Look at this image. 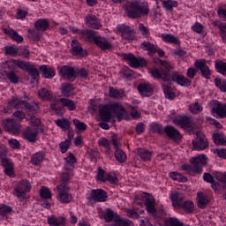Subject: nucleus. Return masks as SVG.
I'll return each instance as SVG.
<instances>
[{
  "label": "nucleus",
  "mask_w": 226,
  "mask_h": 226,
  "mask_svg": "<svg viewBox=\"0 0 226 226\" xmlns=\"http://www.w3.org/2000/svg\"><path fill=\"white\" fill-rule=\"evenodd\" d=\"M20 107H24L27 117V121L33 124V126H40L41 124V121L34 116L36 112H38V104L36 102L29 103L26 101H22L19 98H13L12 100L9 101V109H19Z\"/></svg>",
  "instance_id": "nucleus-1"
},
{
  "label": "nucleus",
  "mask_w": 226,
  "mask_h": 226,
  "mask_svg": "<svg viewBox=\"0 0 226 226\" xmlns=\"http://www.w3.org/2000/svg\"><path fill=\"white\" fill-rule=\"evenodd\" d=\"M99 113L102 121H104V123H109L112 119V114H116L118 121H123V119H128L129 117L126 109L119 103L102 106L99 109Z\"/></svg>",
  "instance_id": "nucleus-2"
},
{
  "label": "nucleus",
  "mask_w": 226,
  "mask_h": 226,
  "mask_svg": "<svg viewBox=\"0 0 226 226\" xmlns=\"http://www.w3.org/2000/svg\"><path fill=\"white\" fill-rule=\"evenodd\" d=\"M125 11L129 19H139L142 17V15L149 14V9L139 1L127 3Z\"/></svg>",
  "instance_id": "nucleus-3"
},
{
  "label": "nucleus",
  "mask_w": 226,
  "mask_h": 226,
  "mask_svg": "<svg viewBox=\"0 0 226 226\" xmlns=\"http://www.w3.org/2000/svg\"><path fill=\"white\" fill-rule=\"evenodd\" d=\"M87 40L88 41H94L102 50H110L112 49V44L107 39L97 35L95 31L90 30V33L87 34Z\"/></svg>",
  "instance_id": "nucleus-4"
},
{
  "label": "nucleus",
  "mask_w": 226,
  "mask_h": 226,
  "mask_svg": "<svg viewBox=\"0 0 226 226\" xmlns=\"http://www.w3.org/2000/svg\"><path fill=\"white\" fill-rule=\"evenodd\" d=\"M181 169L184 170V172H187V174H190L191 176L199 174V155L189 159V164H182Z\"/></svg>",
  "instance_id": "nucleus-5"
},
{
  "label": "nucleus",
  "mask_w": 226,
  "mask_h": 226,
  "mask_svg": "<svg viewBox=\"0 0 226 226\" xmlns=\"http://www.w3.org/2000/svg\"><path fill=\"white\" fill-rule=\"evenodd\" d=\"M150 73L154 79H158L163 80L164 84L170 82V73H172V69H165V67L152 69Z\"/></svg>",
  "instance_id": "nucleus-6"
},
{
  "label": "nucleus",
  "mask_w": 226,
  "mask_h": 226,
  "mask_svg": "<svg viewBox=\"0 0 226 226\" xmlns=\"http://www.w3.org/2000/svg\"><path fill=\"white\" fill-rule=\"evenodd\" d=\"M58 196L57 199L62 204H70V201L73 199L71 193H69L68 185L66 184H60L57 185Z\"/></svg>",
  "instance_id": "nucleus-7"
},
{
  "label": "nucleus",
  "mask_w": 226,
  "mask_h": 226,
  "mask_svg": "<svg viewBox=\"0 0 226 226\" xmlns=\"http://www.w3.org/2000/svg\"><path fill=\"white\" fill-rule=\"evenodd\" d=\"M121 34L122 40L125 41H133L135 40V30L126 25H118L117 27Z\"/></svg>",
  "instance_id": "nucleus-8"
},
{
  "label": "nucleus",
  "mask_w": 226,
  "mask_h": 226,
  "mask_svg": "<svg viewBox=\"0 0 226 226\" xmlns=\"http://www.w3.org/2000/svg\"><path fill=\"white\" fill-rule=\"evenodd\" d=\"M211 113L216 114L217 117L223 119L226 117V104H223L216 100L210 102Z\"/></svg>",
  "instance_id": "nucleus-9"
},
{
  "label": "nucleus",
  "mask_w": 226,
  "mask_h": 226,
  "mask_svg": "<svg viewBox=\"0 0 226 226\" xmlns=\"http://www.w3.org/2000/svg\"><path fill=\"white\" fill-rule=\"evenodd\" d=\"M59 73H61L63 79H67L70 82H73L77 79V72L73 67L68 65L62 66Z\"/></svg>",
  "instance_id": "nucleus-10"
},
{
  "label": "nucleus",
  "mask_w": 226,
  "mask_h": 226,
  "mask_svg": "<svg viewBox=\"0 0 226 226\" xmlns=\"http://www.w3.org/2000/svg\"><path fill=\"white\" fill-rule=\"evenodd\" d=\"M22 139L24 140H27L32 144H34L36 140H38V131L36 129H33L31 127H26L21 133Z\"/></svg>",
  "instance_id": "nucleus-11"
},
{
  "label": "nucleus",
  "mask_w": 226,
  "mask_h": 226,
  "mask_svg": "<svg viewBox=\"0 0 226 226\" xmlns=\"http://www.w3.org/2000/svg\"><path fill=\"white\" fill-rule=\"evenodd\" d=\"M30 191L31 184H29V182H27L26 180H22L18 184L17 187L14 189V194L16 195V197H24V193Z\"/></svg>",
  "instance_id": "nucleus-12"
},
{
  "label": "nucleus",
  "mask_w": 226,
  "mask_h": 226,
  "mask_svg": "<svg viewBox=\"0 0 226 226\" xmlns=\"http://www.w3.org/2000/svg\"><path fill=\"white\" fill-rule=\"evenodd\" d=\"M170 82H177L179 86H190L192 83L190 79L185 78L183 75H179L177 72H174L172 69L170 72Z\"/></svg>",
  "instance_id": "nucleus-13"
},
{
  "label": "nucleus",
  "mask_w": 226,
  "mask_h": 226,
  "mask_svg": "<svg viewBox=\"0 0 226 226\" xmlns=\"http://www.w3.org/2000/svg\"><path fill=\"white\" fill-rule=\"evenodd\" d=\"M141 49L149 52V56L158 53L159 57L165 56V51L162 49H157L151 42L144 41L141 43Z\"/></svg>",
  "instance_id": "nucleus-14"
},
{
  "label": "nucleus",
  "mask_w": 226,
  "mask_h": 226,
  "mask_svg": "<svg viewBox=\"0 0 226 226\" xmlns=\"http://www.w3.org/2000/svg\"><path fill=\"white\" fill-rule=\"evenodd\" d=\"M91 199L96 202H107V192L103 189L92 190L90 193Z\"/></svg>",
  "instance_id": "nucleus-15"
},
{
  "label": "nucleus",
  "mask_w": 226,
  "mask_h": 226,
  "mask_svg": "<svg viewBox=\"0 0 226 226\" xmlns=\"http://www.w3.org/2000/svg\"><path fill=\"white\" fill-rule=\"evenodd\" d=\"M71 52L72 56H79V57H86L87 56V52L82 49V46H80L77 40L72 41Z\"/></svg>",
  "instance_id": "nucleus-16"
},
{
  "label": "nucleus",
  "mask_w": 226,
  "mask_h": 226,
  "mask_svg": "<svg viewBox=\"0 0 226 226\" xmlns=\"http://www.w3.org/2000/svg\"><path fill=\"white\" fill-rule=\"evenodd\" d=\"M207 60L206 59H200L199 60V70L201 73V77L203 79H207L208 80L211 79V69H209V66L206 64Z\"/></svg>",
  "instance_id": "nucleus-17"
},
{
  "label": "nucleus",
  "mask_w": 226,
  "mask_h": 226,
  "mask_svg": "<svg viewBox=\"0 0 226 226\" xmlns=\"http://www.w3.org/2000/svg\"><path fill=\"white\" fill-rule=\"evenodd\" d=\"M4 126L5 128V131L9 133L15 134L20 132V125L13 120L6 119L4 123Z\"/></svg>",
  "instance_id": "nucleus-18"
},
{
  "label": "nucleus",
  "mask_w": 226,
  "mask_h": 226,
  "mask_svg": "<svg viewBox=\"0 0 226 226\" xmlns=\"http://www.w3.org/2000/svg\"><path fill=\"white\" fill-rule=\"evenodd\" d=\"M172 206L176 209H181V205L186 200L185 194L181 192H174L171 194Z\"/></svg>",
  "instance_id": "nucleus-19"
},
{
  "label": "nucleus",
  "mask_w": 226,
  "mask_h": 226,
  "mask_svg": "<svg viewBox=\"0 0 226 226\" xmlns=\"http://www.w3.org/2000/svg\"><path fill=\"white\" fill-rule=\"evenodd\" d=\"M85 20L88 27L92 29H100L102 27V23L95 15H87Z\"/></svg>",
  "instance_id": "nucleus-20"
},
{
  "label": "nucleus",
  "mask_w": 226,
  "mask_h": 226,
  "mask_svg": "<svg viewBox=\"0 0 226 226\" xmlns=\"http://www.w3.org/2000/svg\"><path fill=\"white\" fill-rule=\"evenodd\" d=\"M48 224L49 226H64L66 225V218L63 216L56 217V215H50L48 217Z\"/></svg>",
  "instance_id": "nucleus-21"
},
{
  "label": "nucleus",
  "mask_w": 226,
  "mask_h": 226,
  "mask_svg": "<svg viewBox=\"0 0 226 226\" xmlns=\"http://www.w3.org/2000/svg\"><path fill=\"white\" fill-rule=\"evenodd\" d=\"M138 91L141 96H151L153 94V86L149 83H141L138 86Z\"/></svg>",
  "instance_id": "nucleus-22"
},
{
  "label": "nucleus",
  "mask_w": 226,
  "mask_h": 226,
  "mask_svg": "<svg viewBox=\"0 0 226 226\" xmlns=\"http://www.w3.org/2000/svg\"><path fill=\"white\" fill-rule=\"evenodd\" d=\"M164 133L173 140H181V133L173 126L168 125L164 128Z\"/></svg>",
  "instance_id": "nucleus-23"
},
{
  "label": "nucleus",
  "mask_w": 226,
  "mask_h": 226,
  "mask_svg": "<svg viewBox=\"0 0 226 226\" xmlns=\"http://www.w3.org/2000/svg\"><path fill=\"white\" fill-rule=\"evenodd\" d=\"M162 91L167 100H174L176 98V93L172 92V83L170 81L162 84Z\"/></svg>",
  "instance_id": "nucleus-24"
},
{
  "label": "nucleus",
  "mask_w": 226,
  "mask_h": 226,
  "mask_svg": "<svg viewBox=\"0 0 226 226\" xmlns=\"http://www.w3.org/2000/svg\"><path fill=\"white\" fill-rule=\"evenodd\" d=\"M137 154L142 162H151V158H153V152L147 148H138Z\"/></svg>",
  "instance_id": "nucleus-25"
},
{
  "label": "nucleus",
  "mask_w": 226,
  "mask_h": 226,
  "mask_svg": "<svg viewBox=\"0 0 226 226\" xmlns=\"http://www.w3.org/2000/svg\"><path fill=\"white\" fill-rule=\"evenodd\" d=\"M173 123L175 124H178V126H181V128H185V129L192 128V121L188 117L175 118L173 120Z\"/></svg>",
  "instance_id": "nucleus-26"
},
{
  "label": "nucleus",
  "mask_w": 226,
  "mask_h": 226,
  "mask_svg": "<svg viewBox=\"0 0 226 226\" xmlns=\"http://www.w3.org/2000/svg\"><path fill=\"white\" fill-rule=\"evenodd\" d=\"M50 24L49 23V20L45 19H40L34 23V28L37 31H41V33L47 31L49 29Z\"/></svg>",
  "instance_id": "nucleus-27"
},
{
  "label": "nucleus",
  "mask_w": 226,
  "mask_h": 226,
  "mask_svg": "<svg viewBox=\"0 0 226 226\" xmlns=\"http://www.w3.org/2000/svg\"><path fill=\"white\" fill-rule=\"evenodd\" d=\"M145 206L147 207V213L150 215H156V208L154 207V198L153 196H147L146 198Z\"/></svg>",
  "instance_id": "nucleus-28"
},
{
  "label": "nucleus",
  "mask_w": 226,
  "mask_h": 226,
  "mask_svg": "<svg viewBox=\"0 0 226 226\" xmlns=\"http://www.w3.org/2000/svg\"><path fill=\"white\" fill-rule=\"evenodd\" d=\"M211 25L220 30L221 36L223 41H226V24L222 23L219 20L212 21Z\"/></svg>",
  "instance_id": "nucleus-29"
},
{
  "label": "nucleus",
  "mask_w": 226,
  "mask_h": 226,
  "mask_svg": "<svg viewBox=\"0 0 226 226\" xmlns=\"http://www.w3.org/2000/svg\"><path fill=\"white\" fill-rule=\"evenodd\" d=\"M64 160H65L64 170H69V171L73 170V169H75V166H74L75 162H77L75 155H73V154H71Z\"/></svg>",
  "instance_id": "nucleus-30"
},
{
  "label": "nucleus",
  "mask_w": 226,
  "mask_h": 226,
  "mask_svg": "<svg viewBox=\"0 0 226 226\" xmlns=\"http://www.w3.org/2000/svg\"><path fill=\"white\" fill-rule=\"evenodd\" d=\"M123 59H124V61H129V64L132 68H139V58L135 57L133 54H124Z\"/></svg>",
  "instance_id": "nucleus-31"
},
{
  "label": "nucleus",
  "mask_w": 226,
  "mask_h": 226,
  "mask_svg": "<svg viewBox=\"0 0 226 226\" xmlns=\"http://www.w3.org/2000/svg\"><path fill=\"white\" fill-rule=\"evenodd\" d=\"M209 147V142H207V138L206 135L202 133V132H199V149L204 151Z\"/></svg>",
  "instance_id": "nucleus-32"
},
{
  "label": "nucleus",
  "mask_w": 226,
  "mask_h": 226,
  "mask_svg": "<svg viewBox=\"0 0 226 226\" xmlns=\"http://www.w3.org/2000/svg\"><path fill=\"white\" fill-rule=\"evenodd\" d=\"M40 71L41 72L44 79H53L56 75L54 69H49L47 68V65H41L40 67Z\"/></svg>",
  "instance_id": "nucleus-33"
},
{
  "label": "nucleus",
  "mask_w": 226,
  "mask_h": 226,
  "mask_svg": "<svg viewBox=\"0 0 226 226\" xmlns=\"http://www.w3.org/2000/svg\"><path fill=\"white\" fill-rule=\"evenodd\" d=\"M63 107H64V105H63V102H61V99L53 102L50 105V109L56 112V114H58L59 116L63 114Z\"/></svg>",
  "instance_id": "nucleus-34"
},
{
  "label": "nucleus",
  "mask_w": 226,
  "mask_h": 226,
  "mask_svg": "<svg viewBox=\"0 0 226 226\" xmlns=\"http://www.w3.org/2000/svg\"><path fill=\"white\" fill-rule=\"evenodd\" d=\"M63 107H64V105H63V102H61V99L53 102L50 105V109L56 112V114H58L59 116L63 114Z\"/></svg>",
  "instance_id": "nucleus-35"
},
{
  "label": "nucleus",
  "mask_w": 226,
  "mask_h": 226,
  "mask_svg": "<svg viewBox=\"0 0 226 226\" xmlns=\"http://www.w3.org/2000/svg\"><path fill=\"white\" fill-rule=\"evenodd\" d=\"M213 140L215 144L217 146H225L226 145V138L222 133H214Z\"/></svg>",
  "instance_id": "nucleus-36"
},
{
  "label": "nucleus",
  "mask_w": 226,
  "mask_h": 226,
  "mask_svg": "<svg viewBox=\"0 0 226 226\" xmlns=\"http://www.w3.org/2000/svg\"><path fill=\"white\" fill-rule=\"evenodd\" d=\"M162 7L166 9L167 11H174V8H177V2L174 0H164L162 2Z\"/></svg>",
  "instance_id": "nucleus-37"
},
{
  "label": "nucleus",
  "mask_w": 226,
  "mask_h": 226,
  "mask_svg": "<svg viewBox=\"0 0 226 226\" xmlns=\"http://www.w3.org/2000/svg\"><path fill=\"white\" fill-rule=\"evenodd\" d=\"M43 158H45V154L43 152H39L32 155L31 163L33 165H40L41 162H43Z\"/></svg>",
  "instance_id": "nucleus-38"
},
{
  "label": "nucleus",
  "mask_w": 226,
  "mask_h": 226,
  "mask_svg": "<svg viewBox=\"0 0 226 226\" xmlns=\"http://www.w3.org/2000/svg\"><path fill=\"white\" fill-rule=\"evenodd\" d=\"M170 177H171V179H173L174 181H178L179 183H186V181H188V178H186V177L176 171L170 172Z\"/></svg>",
  "instance_id": "nucleus-39"
},
{
  "label": "nucleus",
  "mask_w": 226,
  "mask_h": 226,
  "mask_svg": "<svg viewBox=\"0 0 226 226\" xmlns=\"http://www.w3.org/2000/svg\"><path fill=\"white\" fill-rule=\"evenodd\" d=\"M38 96L41 98V100L50 101L52 100V94L47 88H41L38 91Z\"/></svg>",
  "instance_id": "nucleus-40"
},
{
  "label": "nucleus",
  "mask_w": 226,
  "mask_h": 226,
  "mask_svg": "<svg viewBox=\"0 0 226 226\" xmlns=\"http://www.w3.org/2000/svg\"><path fill=\"white\" fill-rule=\"evenodd\" d=\"M208 204H209V198L204 195V193L200 192L199 193V207H200V209H204V207H206Z\"/></svg>",
  "instance_id": "nucleus-41"
},
{
  "label": "nucleus",
  "mask_w": 226,
  "mask_h": 226,
  "mask_svg": "<svg viewBox=\"0 0 226 226\" xmlns=\"http://www.w3.org/2000/svg\"><path fill=\"white\" fill-rule=\"evenodd\" d=\"M117 150L115 151V158L117 162L120 163H124L126 162V154L122 151L121 149L116 148Z\"/></svg>",
  "instance_id": "nucleus-42"
},
{
  "label": "nucleus",
  "mask_w": 226,
  "mask_h": 226,
  "mask_svg": "<svg viewBox=\"0 0 226 226\" xmlns=\"http://www.w3.org/2000/svg\"><path fill=\"white\" fill-rule=\"evenodd\" d=\"M180 209H184L185 213H192L193 209H195V205H193V201L187 200L181 205Z\"/></svg>",
  "instance_id": "nucleus-43"
},
{
  "label": "nucleus",
  "mask_w": 226,
  "mask_h": 226,
  "mask_svg": "<svg viewBox=\"0 0 226 226\" xmlns=\"http://www.w3.org/2000/svg\"><path fill=\"white\" fill-rule=\"evenodd\" d=\"M70 29L72 33H73L74 34H78L79 38H85V40H87V34L88 33H91V30H79L73 26H71Z\"/></svg>",
  "instance_id": "nucleus-44"
},
{
  "label": "nucleus",
  "mask_w": 226,
  "mask_h": 226,
  "mask_svg": "<svg viewBox=\"0 0 226 226\" xmlns=\"http://www.w3.org/2000/svg\"><path fill=\"white\" fill-rule=\"evenodd\" d=\"M28 38H30V40H34V41H40L41 38V34L40 33V30H28Z\"/></svg>",
  "instance_id": "nucleus-45"
},
{
  "label": "nucleus",
  "mask_w": 226,
  "mask_h": 226,
  "mask_svg": "<svg viewBox=\"0 0 226 226\" xmlns=\"http://www.w3.org/2000/svg\"><path fill=\"white\" fill-rule=\"evenodd\" d=\"M109 96L111 98H123L124 96V91L117 90L112 87H109Z\"/></svg>",
  "instance_id": "nucleus-46"
},
{
  "label": "nucleus",
  "mask_w": 226,
  "mask_h": 226,
  "mask_svg": "<svg viewBox=\"0 0 226 226\" xmlns=\"http://www.w3.org/2000/svg\"><path fill=\"white\" fill-rule=\"evenodd\" d=\"M56 124L62 128L64 132L70 130V120L68 119H57Z\"/></svg>",
  "instance_id": "nucleus-47"
},
{
  "label": "nucleus",
  "mask_w": 226,
  "mask_h": 226,
  "mask_svg": "<svg viewBox=\"0 0 226 226\" xmlns=\"http://www.w3.org/2000/svg\"><path fill=\"white\" fill-rule=\"evenodd\" d=\"M162 40L167 43H173V45H177L179 43V40L173 34H162Z\"/></svg>",
  "instance_id": "nucleus-48"
},
{
  "label": "nucleus",
  "mask_w": 226,
  "mask_h": 226,
  "mask_svg": "<svg viewBox=\"0 0 226 226\" xmlns=\"http://www.w3.org/2000/svg\"><path fill=\"white\" fill-rule=\"evenodd\" d=\"M215 70L218 72V73H222V75H225L226 73V63L218 60L215 62Z\"/></svg>",
  "instance_id": "nucleus-49"
},
{
  "label": "nucleus",
  "mask_w": 226,
  "mask_h": 226,
  "mask_svg": "<svg viewBox=\"0 0 226 226\" xmlns=\"http://www.w3.org/2000/svg\"><path fill=\"white\" fill-rule=\"evenodd\" d=\"M13 64H16L18 68H20L21 70H25V72H27L29 67L31 66V64L27 62H24L22 60H12Z\"/></svg>",
  "instance_id": "nucleus-50"
},
{
  "label": "nucleus",
  "mask_w": 226,
  "mask_h": 226,
  "mask_svg": "<svg viewBox=\"0 0 226 226\" xmlns=\"http://www.w3.org/2000/svg\"><path fill=\"white\" fill-rule=\"evenodd\" d=\"M151 128L154 133H159V135H163V133H165V128H163L160 124L152 123Z\"/></svg>",
  "instance_id": "nucleus-51"
},
{
  "label": "nucleus",
  "mask_w": 226,
  "mask_h": 226,
  "mask_svg": "<svg viewBox=\"0 0 226 226\" xmlns=\"http://www.w3.org/2000/svg\"><path fill=\"white\" fill-rule=\"evenodd\" d=\"M26 72H28V75H30V77H32L34 80H36V79H38V77H40L38 69H36V67H34V65H33V64H30L28 69H26Z\"/></svg>",
  "instance_id": "nucleus-52"
},
{
  "label": "nucleus",
  "mask_w": 226,
  "mask_h": 226,
  "mask_svg": "<svg viewBox=\"0 0 226 226\" xmlns=\"http://www.w3.org/2000/svg\"><path fill=\"white\" fill-rule=\"evenodd\" d=\"M215 84L220 91L222 93H226V80H222L220 78H215Z\"/></svg>",
  "instance_id": "nucleus-53"
},
{
  "label": "nucleus",
  "mask_w": 226,
  "mask_h": 226,
  "mask_svg": "<svg viewBox=\"0 0 226 226\" xmlns=\"http://www.w3.org/2000/svg\"><path fill=\"white\" fill-rule=\"evenodd\" d=\"M40 195L41 199H52V192H50V189L47 187H41Z\"/></svg>",
  "instance_id": "nucleus-54"
},
{
  "label": "nucleus",
  "mask_w": 226,
  "mask_h": 226,
  "mask_svg": "<svg viewBox=\"0 0 226 226\" xmlns=\"http://www.w3.org/2000/svg\"><path fill=\"white\" fill-rule=\"evenodd\" d=\"M62 105L67 107L69 110H75V102L70 99H61Z\"/></svg>",
  "instance_id": "nucleus-55"
},
{
  "label": "nucleus",
  "mask_w": 226,
  "mask_h": 226,
  "mask_svg": "<svg viewBox=\"0 0 226 226\" xmlns=\"http://www.w3.org/2000/svg\"><path fill=\"white\" fill-rule=\"evenodd\" d=\"M73 91V87L70 83H64L62 84V93L64 96H68L70 93Z\"/></svg>",
  "instance_id": "nucleus-56"
},
{
  "label": "nucleus",
  "mask_w": 226,
  "mask_h": 226,
  "mask_svg": "<svg viewBox=\"0 0 226 226\" xmlns=\"http://www.w3.org/2000/svg\"><path fill=\"white\" fill-rule=\"evenodd\" d=\"M73 123L79 132H86V130H87V125L84 122H80L78 119H73Z\"/></svg>",
  "instance_id": "nucleus-57"
},
{
  "label": "nucleus",
  "mask_w": 226,
  "mask_h": 226,
  "mask_svg": "<svg viewBox=\"0 0 226 226\" xmlns=\"http://www.w3.org/2000/svg\"><path fill=\"white\" fill-rule=\"evenodd\" d=\"M5 49V56H17L19 49L13 46H7Z\"/></svg>",
  "instance_id": "nucleus-58"
},
{
  "label": "nucleus",
  "mask_w": 226,
  "mask_h": 226,
  "mask_svg": "<svg viewBox=\"0 0 226 226\" xmlns=\"http://www.w3.org/2000/svg\"><path fill=\"white\" fill-rule=\"evenodd\" d=\"M77 76L81 79H87V77H89V71H87L86 68L77 69L76 77Z\"/></svg>",
  "instance_id": "nucleus-59"
},
{
  "label": "nucleus",
  "mask_w": 226,
  "mask_h": 226,
  "mask_svg": "<svg viewBox=\"0 0 226 226\" xmlns=\"http://www.w3.org/2000/svg\"><path fill=\"white\" fill-rule=\"evenodd\" d=\"M7 79L11 82L12 84H19V77L13 71H11L7 72Z\"/></svg>",
  "instance_id": "nucleus-60"
},
{
  "label": "nucleus",
  "mask_w": 226,
  "mask_h": 226,
  "mask_svg": "<svg viewBox=\"0 0 226 226\" xmlns=\"http://www.w3.org/2000/svg\"><path fill=\"white\" fill-rule=\"evenodd\" d=\"M59 146L61 153L64 154L68 151L70 146H72V141L70 139H65V141L61 142Z\"/></svg>",
  "instance_id": "nucleus-61"
},
{
  "label": "nucleus",
  "mask_w": 226,
  "mask_h": 226,
  "mask_svg": "<svg viewBox=\"0 0 226 226\" xmlns=\"http://www.w3.org/2000/svg\"><path fill=\"white\" fill-rule=\"evenodd\" d=\"M103 218L108 223L112 222V220H114V211H112L110 208H108L103 215Z\"/></svg>",
  "instance_id": "nucleus-62"
},
{
  "label": "nucleus",
  "mask_w": 226,
  "mask_h": 226,
  "mask_svg": "<svg viewBox=\"0 0 226 226\" xmlns=\"http://www.w3.org/2000/svg\"><path fill=\"white\" fill-rule=\"evenodd\" d=\"M99 146L105 147L107 149V153L110 151V142L106 138H101L98 141Z\"/></svg>",
  "instance_id": "nucleus-63"
},
{
  "label": "nucleus",
  "mask_w": 226,
  "mask_h": 226,
  "mask_svg": "<svg viewBox=\"0 0 226 226\" xmlns=\"http://www.w3.org/2000/svg\"><path fill=\"white\" fill-rule=\"evenodd\" d=\"M168 223H170V226H185V224H183V222H181L176 217H170L168 221Z\"/></svg>",
  "instance_id": "nucleus-64"
}]
</instances>
